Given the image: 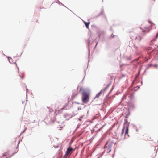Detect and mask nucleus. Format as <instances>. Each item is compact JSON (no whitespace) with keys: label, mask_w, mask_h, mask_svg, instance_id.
Segmentation results:
<instances>
[{"label":"nucleus","mask_w":158,"mask_h":158,"mask_svg":"<svg viewBox=\"0 0 158 158\" xmlns=\"http://www.w3.org/2000/svg\"><path fill=\"white\" fill-rule=\"evenodd\" d=\"M80 91H82V102L84 103H87L89 100L90 93L89 92L85 91L82 88H81Z\"/></svg>","instance_id":"1"},{"label":"nucleus","mask_w":158,"mask_h":158,"mask_svg":"<svg viewBox=\"0 0 158 158\" xmlns=\"http://www.w3.org/2000/svg\"><path fill=\"white\" fill-rule=\"evenodd\" d=\"M129 125V123L127 122V120H126L124 123V127L122 130L121 135H123L124 132V130H125V137L126 138L129 136L128 135Z\"/></svg>","instance_id":"2"},{"label":"nucleus","mask_w":158,"mask_h":158,"mask_svg":"<svg viewBox=\"0 0 158 158\" xmlns=\"http://www.w3.org/2000/svg\"><path fill=\"white\" fill-rule=\"evenodd\" d=\"M149 22L150 24L149 26H145L143 27H141V29L143 32L146 33L149 32L152 28V26L153 25H154V24L150 21H149Z\"/></svg>","instance_id":"3"},{"label":"nucleus","mask_w":158,"mask_h":158,"mask_svg":"<svg viewBox=\"0 0 158 158\" xmlns=\"http://www.w3.org/2000/svg\"><path fill=\"white\" fill-rule=\"evenodd\" d=\"M73 148L72 147H69L68 148L63 158H67L68 156L70 155L72 152Z\"/></svg>","instance_id":"4"},{"label":"nucleus","mask_w":158,"mask_h":158,"mask_svg":"<svg viewBox=\"0 0 158 158\" xmlns=\"http://www.w3.org/2000/svg\"><path fill=\"white\" fill-rule=\"evenodd\" d=\"M131 37L132 39H134L136 42L138 43H139L140 42L142 39V38L141 36L136 35H135V36H132Z\"/></svg>","instance_id":"5"},{"label":"nucleus","mask_w":158,"mask_h":158,"mask_svg":"<svg viewBox=\"0 0 158 158\" xmlns=\"http://www.w3.org/2000/svg\"><path fill=\"white\" fill-rule=\"evenodd\" d=\"M102 93V90H101L96 95L95 97V99L96 98H98L101 95Z\"/></svg>","instance_id":"6"},{"label":"nucleus","mask_w":158,"mask_h":158,"mask_svg":"<svg viewBox=\"0 0 158 158\" xmlns=\"http://www.w3.org/2000/svg\"><path fill=\"white\" fill-rule=\"evenodd\" d=\"M83 22H84L85 24V25L86 28H87L88 29L89 28V26L90 23V22H87L85 21H84Z\"/></svg>","instance_id":"7"},{"label":"nucleus","mask_w":158,"mask_h":158,"mask_svg":"<svg viewBox=\"0 0 158 158\" xmlns=\"http://www.w3.org/2000/svg\"><path fill=\"white\" fill-rule=\"evenodd\" d=\"M19 143H20V141H18V142L17 143H18L17 146V147H18L19 146Z\"/></svg>","instance_id":"8"},{"label":"nucleus","mask_w":158,"mask_h":158,"mask_svg":"<svg viewBox=\"0 0 158 158\" xmlns=\"http://www.w3.org/2000/svg\"><path fill=\"white\" fill-rule=\"evenodd\" d=\"M16 139H13V142H16Z\"/></svg>","instance_id":"9"},{"label":"nucleus","mask_w":158,"mask_h":158,"mask_svg":"<svg viewBox=\"0 0 158 158\" xmlns=\"http://www.w3.org/2000/svg\"><path fill=\"white\" fill-rule=\"evenodd\" d=\"M24 77V75H23L22 76H21V78L22 79H23V78Z\"/></svg>","instance_id":"10"},{"label":"nucleus","mask_w":158,"mask_h":158,"mask_svg":"<svg viewBox=\"0 0 158 158\" xmlns=\"http://www.w3.org/2000/svg\"><path fill=\"white\" fill-rule=\"evenodd\" d=\"M15 64H16V68H17V69H18V70H19V68H18V67L17 66V64H16L15 63Z\"/></svg>","instance_id":"11"},{"label":"nucleus","mask_w":158,"mask_h":158,"mask_svg":"<svg viewBox=\"0 0 158 158\" xmlns=\"http://www.w3.org/2000/svg\"><path fill=\"white\" fill-rule=\"evenodd\" d=\"M158 36V33L156 35V39L157 38Z\"/></svg>","instance_id":"12"},{"label":"nucleus","mask_w":158,"mask_h":158,"mask_svg":"<svg viewBox=\"0 0 158 158\" xmlns=\"http://www.w3.org/2000/svg\"><path fill=\"white\" fill-rule=\"evenodd\" d=\"M12 59L11 58H10L9 59V61L10 62V60H12Z\"/></svg>","instance_id":"13"}]
</instances>
